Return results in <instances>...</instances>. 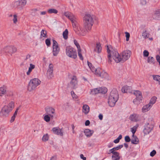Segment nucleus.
Here are the masks:
<instances>
[{
    "label": "nucleus",
    "instance_id": "1",
    "mask_svg": "<svg viewBox=\"0 0 160 160\" xmlns=\"http://www.w3.org/2000/svg\"><path fill=\"white\" fill-rule=\"evenodd\" d=\"M64 15L68 18L71 21L74 30L76 33L80 35L84 36L88 32V31L91 29H88V28L84 26L83 28L78 27V24L77 22V19L76 17L72 13L66 12L64 13Z\"/></svg>",
    "mask_w": 160,
    "mask_h": 160
},
{
    "label": "nucleus",
    "instance_id": "2",
    "mask_svg": "<svg viewBox=\"0 0 160 160\" xmlns=\"http://www.w3.org/2000/svg\"><path fill=\"white\" fill-rule=\"evenodd\" d=\"M107 51L108 53V62L111 63L112 62V57L113 59L117 63H118L122 61V58H121L117 51L114 50L110 52L109 48L108 46H107Z\"/></svg>",
    "mask_w": 160,
    "mask_h": 160
},
{
    "label": "nucleus",
    "instance_id": "3",
    "mask_svg": "<svg viewBox=\"0 0 160 160\" xmlns=\"http://www.w3.org/2000/svg\"><path fill=\"white\" fill-rule=\"evenodd\" d=\"M118 94L117 90L115 89L112 90L108 97V102L109 105L111 107L114 106L118 99Z\"/></svg>",
    "mask_w": 160,
    "mask_h": 160
},
{
    "label": "nucleus",
    "instance_id": "4",
    "mask_svg": "<svg viewBox=\"0 0 160 160\" xmlns=\"http://www.w3.org/2000/svg\"><path fill=\"white\" fill-rule=\"evenodd\" d=\"M14 107V103L11 101L7 105H5L2 109L0 115L1 117H8L9 113L12 110Z\"/></svg>",
    "mask_w": 160,
    "mask_h": 160
},
{
    "label": "nucleus",
    "instance_id": "5",
    "mask_svg": "<svg viewBox=\"0 0 160 160\" xmlns=\"http://www.w3.org/2000/svg\"><path fill=\"white\" fill-rule=\"evenodd\" d=\"M83 22L84 26L88 29H91L93 23L92 16L90 14H86L84 17Z\"/></svg>",
    "mask_w": 160,
    "mask_h": 160
},
{
    "label": "nucleus",
    "instance_id": "6",
    "mask_svg": "<svg viewBox=\"0 0 160 160\" xmlns=\"http://www.w3.org/2000/svg\"><path fill=\"white\" fill-rule=\"evenodd\" d=\"M41 83V81L38 78H34L31 80L28 86V90L31 92L34 90Z\"/></svg>",
    "mask_w": 160,
    "mask_h": 160
},
{
    "label": "nucleus",
    "instance_id": "7",
    "mask_svg": "<svg viewBox=\"0 0 160 160\" xmlns=\"http://www.w3.org/2000/svg\"><path fill=\"white\" fill-rule=\"evenodd\" d=\"M17 49L16 47L13 46H7L3 48L1 50V53H5L7 55L9 54L11 55L16 52Z\"/></svg>",
    "mask_w": 160,
    "mask_h": 160
},
{
    "label": "nucleus",
    "instance_id": "8",
    "mask_svg": "<svg viewBox=\"0 0 160 160\" xmlns=\"http://www.w3.org/2000/svg\"><path fill=\"white\" fill-rule=\"evenodd\" d=\"M66 55L69 57L76 59L77 57V53L75 49L70 46H68L66 49Z\"/></svg>",
    "mask_w": 160,
    "mask_h": 160
},
{
    "label": "nucleus",
    "instance_id": "9",
    "mask_svg": "<svg viewBox=\"0 0 160 160\" xmlns=\"http://www.w3.org/2000/svg\"><path fill=\"white\" fill-rule=\"evenodd\" d=\"M27 1L26 0H21L16 1L13 3V7L15 8H18L21 10L26 5Z\"/></svg>",
    "mask_w": 160,
    "mask_h": 160
},
{
    "label": "nucleus",
    "instance_id": "10",
    "mask_svg": "<svg viewBox=\"0 0 160 160\" xmlns=\"http://www.w3.org/2000/svg\"><path fill=\"white\" fill-rule=\"evenodd\" d=\"M154 126L152 124L147 122L144 126V129L143 130V132L145 135H147L149 133L153 130Z\"/></svg>",
    "mask_w": 160,
    "mask_h": 160
},
{
    "label": "nucleus",
    "instance_id": "11",
    "mask_svg": "<svg viewBox=\"0 0 160 160\" xmlns=\"http://www.w3.org/2000/svg\"><path fill=\"white\" fill-rule=\"evenodd\" d=\"M53 50L52 53L54 56H57L58 54L60 51L59 48L58 42L54 40H53Z\"/></svg>",
    "mask_w": 160,
    "mask_h": 160
},
{
    "label": "nucleus",
    "instance_id": "12",
    "mask_svg": "<svg viewBox=\"0 0 160 160\" xmlns=\"http://www.w3.org/2000/svg\"><path fill=\"white\" fill-rule=\"evenodd\" d=\"M69 87L72 89H76L78 87V81L75 76H73L71 78V80L69 84Z\"/></svg>",
    "mask_w": 160,
    "mask_h": 160
},
{
    "label": "nucleus",
    "instance_id": "13",
    "mask_svg": "<svg viewBox=\"0 0 160 160\" xmlns=\"http://www.w3.org/2000/svg\"><path fill=\"white\" fill-rule=\"evenodd\" d=\"M131 54V52L129 50H126L123 51L122 53V60L124 62L128 59Z\"/></svg>",
    "mask_w": 160,
    "mask_h": 160
},
{
    "label": "nucleus",
    "instance_id": "14",
    "mask_svg": "<svg viewBox=\"0 0 160 160\" xmlns=\"http://www.w3.org/2000/svg\"><path fill=\"white\" fill-rule=\"evenodd\" d=\"M45 109L46 114L49 115L51 118H53L55 113V109L52 107H49L46 108Z\"/></svg>",
    "mask_w": 160,
    "mask_h": 160
},
{
    "label": "nucleus",
    "instance_id": "15",
    "mask_svg": "<svg viewBox=\"0 0 160 160\" xmlns=\"http://www.w3.org/2000/svg\"><path fill=\"white\" fill-rule=\"evenodd\" d=\"M53 66L52 64H50L49 66V68L47 71V75L48 78H51L53 77Z\"/></svg>",
    "mask_w": 160,
    "mask_h": 160
},
{
    "label": "nucleus",
    "instance_id": "16",
    "mask_svg": "<svg viewBox=\"0 0 160 160\" xmlns=\"http://www.w3.org/2000/svg\"><path fill=\"white\" fill-rule=\"evenodd\" d=\"M129 119L132 121L137 122L140 120V116L135 114L131 115Z\"/></svg>",
    "mask_w": 160,
    "mask_h": 160
},
{
    "label": "nucleus",
    "instance_id": "17",
    "mask_svg": "<svg viewBox=\"0 0 160 160\" xmlns=\"http://www.w3.org/2000/svg\"><path fill=\"white\" fill-rule=\"evenodd\" d=\"M52 131L55 134L59 135L61 136L63 135V132L62 129L58 128H53L52 129Z\"/></svg>",
    "mask_w": 160,
    "mask_h": 160
},
{
    "label": "nucleus",
    "instance_id": "18",
    "mask_svg": "<svg viewBox=\"0 0 160 160\" xmlns=\"http://www.w3.org/2000/svg\"><path fill=\"white\" fill-rule=\"evenodd\" d=\"M122 91L124 93H132V88L127 86H124L122 88Z\"/></svg>",
    "mask_w": 160,
    "mask_h": 160
},
{
    "label": "nucleus",
    "instance_id": "19",
    "mask_svg": "<svg viewBox=\"0 0 160 160\" xmlns=\"http://www.w3.org/2000/svg\"><path fill=\"white\" fill-rule=\"evenodd\" d=\"M89 111V106L85 104L82 107V112L86 115L87 114Z\"/></svg>",
    "mask_w": 160,
    "mask_h": 160
},
{
    "label": "nucleus",
    "instance_id": "20",
    "mask_svg": "<svg viewBox=\"0 0 160 160\" xmlns=\"http://www.w3.org/2000/svg\"><path fill=\"white\" fill-rule=\"evenodd\" d=\"M152 107L148 104L144 106L142 108V112H146L148 111Z\"/></svg>",
    "mask_w": 160,
    "mask_h": 160
},
{
    "label": "nucleus",
    "instance_id": "21",
    "mask_svg": "<svg viewBox=\"0 0 160 160\" xmlns=\"http://www.w3.org/2000/svg\"><path fill=\"white\" fill-rule=\"evenodd\" d=\"M131 142L133 144H137L139 143V140L137 137L134 135H132Z\"/></svg>",
    "mask_w": 160,
    "mask_h": 160
},
{
    "label": "nucleus",
    "instance_id": "22",
    "mask_svg": "<svg viewBox=\"0 0 160 160\" xmlns=\"http://www.w3.org/2000/svg\"><path fill=\"white\" fill-rule=\"evenodd\" d=\"M133 94L136 96V98H139L140 99H142V96L141 92L139 91H135L133 93Z\"/></svg>",
    "mask_w": 160,
    "mask_h": 160
},
{
    "label": "nucleus",
    "instance_id": "23",
    "mask_svg": "<svg viewBox=\"0 0 160 160\" xmlns=\"http://www.w3.org/2000/svg\"><path fill=\"white\" fill-rule=\"evenodd\" d=\"M133 94L136 96V98H139L140 99H142V96L141 92L139 91H135L133 93Z\"/></svg>",
    "mask_w": 160,
    "mask_h": 160
},
{
    "label": "nucleus",
    "instance_id": "24",
    "mask_svg": "<svg viewBox=\"0 0 160 160\" xmlns=\"http://www.w3.org/2000/svg\"><path fill=\"white\" fill-rule=\"evenodd\" d=\"M112 158L113 160H119L120 158L119 153L116 152L115 153L113 154Z\"/></svg>",
    "mask_w": 160,
    "mask_h": 160
},
{
    "label": "nucleus",
    "instance_id": "25",
    "mask_svg": "<svg viewBox=\"0 0 160 160\" xmlns=\"http://www.w3.org/2000/svg\"><path fill=\"white\" fill-rule=\"evenodd\" d=\"M102 50V48L101 45L99 43H97L96 44V47L94 49V51L97 52L98 53L101 52Z\"/></svg>",
    "mask_w": 160,
    "mask_h": 160
},
{
    "label": "nucleus",
    "instance_id": "26",
    "mask_svg": "<svg viewBox=\"0 0 160 160\" xmlns=\"http://www.w3.org/2000/svg\"><path fill=\"white\" fill-rule=\"evenodd\" d=\"M85 135L87 137H90L92 136L93 132L89 129H86L84 130Z\"/></svg>",
    "mask_w": 160,
    "mask_h": 160
},
{
    "label": "nucleus",
    "instance_id": "27",
    "mask_svg": "<svg viewBox=\"0 0 160 160\" xmlns=\"http://www.w3.org/2000/svg\"><path fill=\"white\" fill-rule=\"evenodd\" d=\"M6 88L5 87H0V96H2L3 95L6 94Z\"/></svg>",
    "mask_w": 160,
    "mask_h": 160
},
{
    "label": "nucleus",
    "instance_id": "28",
    "mask_svg": "<svg viewBox=\"0 0 160 160\" xmlns=\"http://www.w3.org/2000/svg\"><path fill=\"white\" fill-rule=\"evenodd\" d=\"M99 76L106 79H108V73L104 71H102Z\"/></svg>",
    "mask_w": 160,
    "mask_h": 160
},
{
    "label": "nucleus",
    "instance_id": "29",
    "mask_svg": "<svg viewBox=\"0 0 160 160\" xmlns=\"http://www.w3.org/2000/svg\"><path fill=\"white\" fill-rule=\"evenodd\" d=\"M157 98L155 96L152 97L150 100L148 104L150 105L152 107V105L156 102V101Z\"/></svg>",
    "mask_w": 160,
    "mask_h": 160
},
{
    "label": "nucleus",
    "instance_id": "30",
    "mask_svg": "<svg viewBox=\"0 0 160 160\" xmlns=\"http://www.w3.org/2000/svg\"><path fill=\"white\" fill-rule=\"evenodd\" d=\"M35 67V66L34 65H33L32 63H30V66L28 68V70L26 73L28 75H29L32 70L34 69Z\"/></svg>",
    "mask_w": 160,
    "mask_h": 160
},
{
    "label": "nucleus",
    "instance_id": "31",
    "mask_svg": "<svg viewBox=\"0 0 160 160\" xmlns=\"http://www.w3.org/2000/svg\"><path fill=\"white\" fill-rule=\"evenodd\" d=\"M47 12L49 14H57L58 12V11L57 9L53 8H51L48 9V10Z\"/></svg>",
    "mask_w": 160,
    "mask_h": 160
},
{
    "label": "nucleus",
    "instance_id": "32",
    "mask_svg": "<svg viewBox=\"0 0 160 160\" xmlns=\"http://www.w3.org/2000/svg\"><path fill=\"white\" fill-rule=\"evenodd\" d=\"M99 93L105 94L107 92V89L105 87H101L99 88Z\"/></svg>",
    "mask_w": 160,
    "mask_h": 160
},
{
    "label": "nucleus",
    "instance_id": "33",
    "mask_svg": "<svg viewBox=\"0 0 160 160\" xmlns=\"http://www.w3.org/2000/svg\"><path fill=\"white\" fill-rule=\"evenodd\" d=\"M47 31L45 30H42L41 32L40 38H42L43 37L46 38L47 37Z\"/></svg>",
    "mask_w": 160,
    "mask_h": 160
},
{
    "label": "nucleus",
    "instance_id": "34",
    "mask_svg": "<svg viewBox=\"0 0 160 160\" xmlns=\"http://www.w3.org/2000/svg\"><path fill=\"white\" fill-rule=\"evenodd\" d=\"M7 132V130L5 128L2 126L0 128V136L2 135Z\"/></svg>",
    "mask_w": 160,
    "mask_h": 160
},
{
    "label": "nucleus",
    "instance_id": "35",
    "mask_svg": "<svg viewBox=\"0 0 160 160\" xmlns=\"http://www.w3.org/2000/svg\"><path fill=\"white\" fill-rule=\"evenodd\" d=\"M152 77L153 79L158 82V84L160 85V76L159 75H153Z\"/></svg>",
    "mask_w": 160,
    "mask_h": 160
},
{
    "label": "nucleus",
    "instance_id": "36",
    "mask_svg": "<svg viewBox=\"0 0 160 160\" xmlns=\"http://www.w3.org/2000/svg\"><path fill=\"white\" fill-rule=\"evenodd\" d=\"M68 31L67 29L65 30L63 32V38L65 39H67L68 38Z\"/></svg>",
    "mask_w": 160,
    "mask_h": 160
},
{
    "label": "nucleus",
    "instance_id": "37",
    "mask_svg": "<svg viewBox=\"0 0 160 160\" xmlns=\"http://www.w3.org/2000/svg\"><path fill=\"white\" fill-rule=\"evenodd\" d=\"M148 62L150 64L154 63V59L152 57H149L148 58Z\"/></svg>",
    "mask_w": 160,
    "mask_h": 160
},
{
    "label": "nucleus",
    "instance_id": "38",
    "mask_svg": "<svg viewBox=\"0 0 160 160\" xmlns=\"http://www.w3.org/2000/svg\"><path fill=\"white\" fill-rule=\"evenodd\" d=\"M99 88H96L92 90L91 91V92L92 93V94H96L99 93Z\"/></svg>",
    "mask_w": 160,
    "mask_h": 160
},
{
    "label": "nucleus",
    "instance_id": "39",
    "mask_svg": "<svg viewBox=\"0 0 160 160\" xmlns=\"http://www.w3.org/2000/svg\"><path fill=\"white\" fill-rule=\"evenodd\" d=\"M142 100V99H140L139 98H136L133 100V102L134 104L138 105L140 103L141 101Z\"/></svg>",
    "mask_w": 160,
    "mask_h": 160
},
{
    "label": "nucleus",
    "instance_id": "40",
    "mask_svg": "<svg viewBox=\"0 0 160 160\" xmlns=\"http://www.w3.org/2000/svg\"><path fill=\"white\" fill-rule=\"evenodd\" d=\"M138 127V125H137L136 126H134L131 128V131L132 132V135H134L135 133L136 130Z\"/></svg>",
    "mask_w": 160,
    "mask_h": 160
},
{
    "label": "nucleus",
    "instance_id": "41",
    "mask_svg": "<svg viewBox=\"0 0 160 160\" xmlns=\"http://www.w3.org/2000/svg\"><path fill=\"white\" fill-rule=\"evenodd\" d=\"M38 10L36 9H33L31 10V14L33 16H34L37 15V12Z\"/></svg>",
    "mask_w": 160,
    "mask_h": 160
},
{
    "label": "nucleus",
    "instance_id": "42",
    "mask_svg": "<svg viewBox=\"0 0 160 160\" xmlns=\"http://www.w3.org/2000/svg\"><path fill=\"white\" fill-rule=\"evenodd\" d=\"M44 119L46 122H49L50 120V116L47 114L44 116Z\"/></svg>",
    "mask_w": 160,
    "mask_h": 160
},
{
    "label": "nucleus",
    "instance_id": "43",
    "mask_svg": "<svg viewBox=\"0 0 160 160\" xmlns=\"http://www.w3.org/2000/svg\"><path fill=\"white\" fill-rule=\"evenodd\" d=\"M49 136L48 134H46L43 135L42 138V140L43 141L46 142L48 140Z\"/></svg>",
    "mask_w": 160,
    "mask_h": 160
},
{
    "label": "nucleus",
    "instance_id": "44",
    "mask_svg": "<svg viewBox=\"0 0 160 160\" xmlns=\"http://www.w3.org/2000/svg\"><path fill=\"white\" fill-rule=\"evenodd\" d=\"M142 36L144 38H146L149 37V33H147L146 31H145L143 32Z\"/></svg>",
    "mask_w": 160,
    "mask_h": 160
},
{
    "label": "nucleus",
    "instance_id": "45",
    "mask_svg": "<svg viewBox=\"0 0 160 160\" xmlns=\"http://www.w3.org/2000/svg\"><path fill=\"white\" fill-rule=\"evenodd\" d=\"M78 56L80 59L82 60H83V58L81 53V49L78 50Z\"/></svg>",
    "mask_w": 160,
    "mask_h": 160
},
{
    "label": "nucleus",
    "instance_id": "46",
    "mask_svg": "<svg viewBox=\"0 0 160 160\" xmlns=\"http://www.w3.org/2000/svg\"><path fill=\"white\" fill-rule=\"evenodd\" d=\"M122 135H119L118 137L114 141V142L115 143H118L119 142L120 140L122 139Z\"/></svg>",
    "mask_w": 160,
    "mask_h": 160
},
{
    "label": "nucleus",
    "instance_id": "47",
    "mask_svg": "<svg viewBox=\"0 0 160 160\" xmlns=\"http://www.w3.org/2000/svg\"><path fill=\"white\" fill-rule=\"evenodd\" d=\"M73 42H74V44L77 47L78 50L81 49L79 45V44L78 42L75 39H74V40Z\"/></svg>",
    "mask_w": 160,
    "mask_h": 160
},
{
    "label": "nucleus",
    "instance_id": "48",
    "mask_svg": "<svg viewBox=\"0 0 160 160\" xmlns=\"http://www.w3.org/2000/svg\"><path fill=\"white\" fill-rule=\"evenodd\" d=\"M101 71V70L100 68H97L95 69V73L96 74L99 76L100 72H102Z\"/></svg>",
    "mask_w": 160,
    "mask_h": 160
},
{
    "label": "nucleus",
    "instance_id": "49",
    "mask_svg": "<svg viewBox=\"0 0 160 160\" xmlns=\"http://www.w3.org/2000/svg\"><path fill=\"white\" fill-rule=\"evenodd\" d=\"M13 22L14 23L16 24L18 21L17 16L16 14L13 15Z\"/></svg>",
    "mask_w": 160,
    "mask_h": 160
},
{
    "label": "nucleus",
    "instance_id": "50",
    "mask_svg": "<svg viewBox=\"0 0 160 160\" xmlns=\"http://www.w3.org/2000/svg\"><path fill=\"white\" fill-rule=\"evenodd\" d=\"M45 43L48 46H49L51 45V42L50 39L48 38L46 39Z\"/></svg>",
    "mask_w": 160,
    "mask_h": 160
},
{
    "label": "nucleus",
    "instance_id": "51",
    "mask_svg": "<svg viewBox=\"0 0 160 160\" xmlns=\"http://www.w3.org/2000/svg\"><path fill=\"white\" fill-rule=\"evenodd\" d=\"M71 93L73 98L77 99L78 98V96L73 91H71Z\"/></svg>",
    "mask_w": 160,
    "mask_h": 160
},
{
    "label": "nucleus",
    "instance_id": "52",
    "mask_svg": "<svg viewBox=\"0 0 160 160\" xmlns=\"http://www.w3.org/2000/svg\"><path fill=\"white\" fill-rule=\"evenodd\" d=\"M123 147V145H118L116 147L113 148L114 150L115 151L116 150H119V149H120L122 148Z\"/></svg>",
    "mask_w": 160,
    "mask_h": 160
},
{
    "label": "nucleus",
    "instance_id": "53",
    "mask_svg": "<svg viewBox=\"0 0 160 160\" xmlns=\"http://www.w3.org/2000/svg\"><path fill=\"white\" fill-rule=\"evenodd\" d=\"M149 53L146 50H145L143 52V55L144 57H148L149 55Z\"/></svg>",
    "mask_w": 160,
    "mask_h": 160
},
{
    "label": "nucleus",
    "instance_id": "54",
    "mask_svg": "<svg viewBox=\"0 0 160 160\" xmlns=\"http://www.w3.org/2000/svg\"><path fill=\"white\" fill-rule=\"evenodd\" d=\"M125 34H126V40L127 41H128L129 40V38L130 37V34L129 32H125Z\"/></svg>",
    "mask_w": 160,
    "mask_h": 160
},
{
    "label": "nucleus",
    "instance_id": "55",
    "mask_svg": "<svg viewBox=\"0 0 160 160\" xmlns=\"http://www.w3.org/2000/svg\"><path fill=\"white\" fill-rule=\"evenodd\" d=\"M156 153V151L153 150L150 153V156L151 157H153Z\"/></svg>",
    "mask_w": 160,
    "mask_h": 160
},
{
    "label": "nucleus",
    "instance_id": "56",
    "mask_svg": "<svg viewBox=\"0 0 160 160\" xmlns=\"http://www.w3.org/2000/svg\"><path fill=\"white\" fill-rule=\"evenodd\" d=\"M125 140L126 142H129L131 140L129 136H127L125 137Z\"/></svg>",
    "mask_w": 160,
    "mask_h": 160
},
{
    "label": "nucleus",
    "instance_id": "57",
    "mask_svg": "<svg viewBox=\"0 0 160 160\" xmlns=\"http://www.w3.org/2000/svg\"><path fill=\"white\" fill-rule=\"evenodd\" d=\"M116 152L115 151V150L113 148L109 150L108 154H110L112 153V154H114Z\"/></svg>",
    "mask_w": 160,
    "mask_h": 160
},
{
    "label": "nucleus",
    "instance_id": "58",
    "mask_svg": "<svg viewBox=\"0 0 160 160\" xmlns=\"http://www.w3.org/2000/svg\"><path fill=\"white\" fill-rule=\"evenodd\" d=\"M154 14L160 16V9L156 10Z\"/></svg>",
    "mask_w": 160,
    "mask_h": 160
},
{
    "label": "nucleus",
    "instance_id": "59",
    "mask_svg": "<svg viewBox=\"0 0 160 160\" xmlns=\"http://www.w3.org/2000/svg\"><path fill=\"white\" fill-rule=\"evenodd\" d=\"M140 3L142 5H144L146 4L147 2L145 0H141Z\"/></svg>",
    "mask_w": 160,
    "mask_h": 160
},
{
    "label": "nucleus",
    "instance_id": "60",
    "mask_svg": "<svg viewBox=\"0 0 160 160\" xmlns=\"http://www.w3.org/2000/svg\"><path fill=\"white\" fill-rule=\"evenodd\" d=\"M80 158L83 160H86V158L84 157L83 154H81L80 155Z\"/></svg>",
    "mask_w": 160,
    "mask_h": 160
},
{
    "label": "nucleus",
    "instance_id": "61",
    "mask_svg": "<svg viewBox=\"0 0 160 160\" xmlns=\"http://www.w3.org/2000/svg\"><path fill=\"white\" fill-rule=\"evenodd\" d=\"M16 117V116L13 115V116L12 117L10 120L11 122H12L14 121Z\"/></svg>",
    "mask_w": 160,
    "mask_h": 160
},
{
    "label": "nucleus",
    "instance_id": "62",
    "mask_svg": "<svg viewBox=\"0 0 160 160\" xmlns=\"http://www.w3.org/2000/svg\"><path fill=\"white\" fill-rule=\"evenodd\" d=\"M31 57V55L29 54H28L26 55V57L25 59V60H27L28 59H30Z\"/></svg>",
    "mask_w": 160,
    "mask_h": 160
},
{
    "label": "nucleus",
    "instance_id": "63",
    "mask_svg": "<svg viewBox=\"0 0 160 160\" xmlns=\"http://www.w3.org/2000/svg\"><path fill=\"white\" fill-rule=\"evenodd\" d=\"M19 109V108H17V109H16V111H15V112L13 114V115H14L15 116H17V112H18Z\"/></svg>",
    "mask_w": 160,
    "mask_h": 160
},
{
    "label": "nucleus",
    "instance_id": "64",
    "mask_svg": "<svg viewBox=\"0 0 160 160\" xmlns=\"http://www.w3.org/2000/svg\"><path fill=\"white\" fill-rule=\"evenodd\" d=\"M90 122L89 120H87L85 123V125L86 126H87L89 125L90 124Z\"/></svg>",
    "mask_w": 160,
    "mask_h": 160
}]
</instances>
